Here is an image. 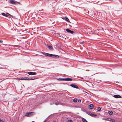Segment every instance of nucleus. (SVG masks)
Instances as JSON below:
<instances>
[{"instance_id":"obj_17","label":"nucleus","mask_w":122,"mask_h":122,"mask_svg":"<svg viewBox=\"0 0 122 122\" xmlns=\"http://www.w3.org/2000/svg\"><path fill=\"white\" fill-rule=\"evenodd\" d=\"M53 55H53V54H52L48 53V56L49 57H53Z\"/></svg>"},{"instance_id":"obj_3","label":"nucleus","mask_w":122,"mask_h":122,"mask_svg":"<svg viewBox=\"0 0 122 122\" xmlns=\"http://www.w3.org/2000/svg\"><path fill=\"white\" fill-rule=\"evenodd\" d=\"M1 15L3 16L9 18H10V16H11V15L8 13H6V14L4 13H2Z\"/></svg>"},{"instance_id":"obj_2","label":"nucleus","mask_w":122,"mask_h":122,"mask_svg":"<svg viewBox=\"0 0 122 122\" xmlns=\"http://www.w3.org/2000/svg\"><path fill=\"white\" fill-rule=\"evenodd\" d=\"M35 113L33 112H31L29 113H26L25 116L27 117H31Z\"/></svg>"},{"instance_id":"obj_28","label":"nucleus","mask_w":122,"mask_h":122,"mask_svg":"<svg viewBox=\"0 0 122 122\" xmlns=\"http://www.w3.org/2000/svg\"><path fill=\"white\" fill-rule=\"evenodd\" d=\"M81 102V100H79L78 101V102Z\"/></svg>"},{"instance_id":"obj_1","label":"nucleus","mask_w":122,"mask_h":122,"mask_svg":"<svg viewBox=\"0 0 122 122\" xmlns=\"http://www.w3.org/2000/svg\"><path fill=\"white\" fill-rule=\"evenodd\" d=\"M21 79L22 80H34L35 79L34 77H23L21 78Z\"/></svg>"},{"instance_id":"obj_26","label":"nucleus","mask_w":122,"mask_h":122,"mask_svg":"<svg viewBox=\"0 0 122 122\" xmlns=\"http://www.w3.org/2000/svg\"><path fill=\"white\" fill-rule=\"evenodd\" d=\"M63 78H59L58 80L60 81H63Z\"/></svg>"},{"instance_id":"obj_25","label":"nucleus","mask_w":122,"mask_h":122,"mask_svg":"<svg viewBox=\"0 0 122 122\" xmlns=\"http://www.w3.org/2000/svg\"><path fill=\"white\" fill-rule=\"evenodd\" d=\"M53 103H54V101L50 103V104L51 105H53V104H52Z\"/></svg>"},{"instance_id":"obj_13","label":"nucleus","mask_w":122,"mask_h":122,"mask_svg":"<svg viewBox=\"0 0 122 122\" xmlns=\"http://www.w3.org/2000/svg\"><path fill=\"white\" fill-rule=\"evenodd\" d=\"M42 53L43 54V55H44L46 56H48V53H45V52H42Z\"/></svg>"},{"instance_id":"obj_12","label":"nucleus","mask_w":122,"mask_h":122,"mask_svg":"<svg viewBox=\"0 0 122 122\" xmlns=\"http://www.w3.org/2000/svg\"><path fill=\"white\" fill-rule=\"evenodd\" d=\"M94 107V105L93 104H91L89 106V108L90 109H92Z\"/></svg>"},{"instance_id":"obj_8","label":"nucleus","mask_w":122,"mask_h":122,"mask_svg":"<svg viewBox=\"0 0 122 122\" xmlns=\"http://www.w3.org/2000/svg\"><path fill=\"white\" fill-rule=\"evenodd\" d=\"M70 86L72 87H73L76 88L78 89V87L77 86V85L74 84H71L70 85Z\"/></svg>"},{"instance_id":"obj_31","label":"nucleus","mask_w":122,"mask_h":122,"mask_svg":"<svg viewBox=\"0 0 122 122\" xmlns=\"http://www.w3.org/2000/svg\"><path fill=\"white\" fill-rule=\"evenodd\" d=\"M92 114L93 113H92V112H91V113H90V114L89 115H90L91 116H92Z\"/></svg>"},{"instance_id":"obj_16","label":"nucleus","mask_w":122,"mask_h":122,"mask_svg":"<svg viewBox=\"0 0 122 122\" xmlns=\"http://www.w3.org/2000/svg\"><path fill=\"white\" fill-rule=\"evenodd\" d=\"M108 113L109 115H110L112 114L113 112L112 111H109Z\"/></svg>"},{"instance_id":"obj_33","label":"nucleus","mask_w":122,"mask_h":122,"mask_svg":"<svg viewBox=\"0 0 122 122\" xmlns=\"http://www.w3.org/2000/svg\"><path fill=\"white\" fill-rule=\"evenodd\" d=\"M43 122H46V121H44Z\"/></svg>"},{"instance_id":"obj_22","label":"nucleus","mask_w":122,"mask_h":122,"mask_svg":"<svg viewBox=\"0 0 122 122\" xmlns=\"http://www.w3.org/2000/svg\"><path fill=\"white\" fill-rule=\"evenodd\" d=\"M97 82L99 83H101V82H102L101 80H97Z\"/></svg>"},{"instance_id":"obj_20","label":"nucleus","mask_w":122,"mask_h":122,"mask_svg":"<svg viewBox=\"0 0 122 122\" xmlns=\"http://www.w3.org/2000/svg\"><path fill=\"white\" fill-rule=\"evenodd\" d=\"M53 57H55L56 58H58L59 57V56L57 55H54Z\"/></svg>"},{"instance_id":"obj_23","label":"nucleus","mask_w":122,"mask_h":122,"mask_svg":"<svg viewBox=\"0 0 122 122\" xmlns=\"http://www.w3.org/2000/svg\"><path fill=\"white\" fill-rule=\"evenodd\" d=\"M101 110V108H100V107H98V108L97 110L98 111H100Z\"/></svg>"},{"instance_id":"obj_14","label":"nucleus","mask_w":122,"mask_h":122,"mask_svg":"<svg viewBox=\"0 0 122 122\" xmlns=\"http://www.w3.org/2000/svg\"><path fill=\"white\" fill-rule=\"evenodd\" d=\"M65 20L66 21H67L68 22H69V20L68 19V18L67 17H65L64 18Z\"/></svg>"},{"instance_id":"obj_29","label":"nucleus","mask_w":122,"mask_h":122,"mask_svg":"<svg viewBox=\"0 0 122 122\" xmlns=\"http://www.w3.org/2000/svg\"><path fill=\"white\" fill-rule=\"evenodd\" d=\"M14 16H13L12 15H11V16H10V17H12V18H13L14 17Z\"/></svg>"},{"instance_id":"obj_15","label":"nucleus","mask_w":122,"mask_h":122,"mask_svg":"<svg viewBox=\"0 0 122 122\" xmlns=\"http://www.w3.org/2000/svg\"><path fill=\"white\" fill-rule=\"evenodd\" d=\"M108 121H111L112 122H114L115 121L114 119L111 118H109V119H108Z\"/></svg>"},{"instance_id":"obj_11","label":"nucleus","mask_w":122,"mask_h":122,"mask_svg":"<svg viewBox=\"0 0 122 122\" xmlns=\"http://www.w3.org/2000/svg\"><path fill=\"white\" fill-rule=\"evenodd\" d=\"M46 46H47L48 47V48L51 51H52L53 50V49L51 46H48V45L47 44Z\"/></svg>"},{"instance_id":"obj_36","label":"nucleus","mask_w":122,"mask_h":122,"mask_svg":"<svg viewBox=\"0 0 122 122\" xmlns=\"http://www.w3.org/2000/svg\"><path fill=\"white\" fill-rule=\"evenodd\" d=\"M0 120L1 121V120Z\"/></svg>"},{"instance_id":"obj_5","label":"nucleus","mask_w":122,"mask_h":122,"mask_svg":"<svg viewBox=\"0 0 122 122\" xmlns=\"http://www.w3.org/2000/svg\"><path fill=\"white\" fill-rule=\"evenodd\" d=\"M66 30L67 32L71 34H72L74 33V32L73 31H72L68 29H66Z\"/></svg>"},{"instance_id":"obj_9","label":"nucleus","mask_w":122,"mask_h":122,"mask_svg":"<svg viewBox=\"0 0 122 122\" xmlns=\"http://www.w3.org/2000/svg\"><path fill=\"white\" fill-rule=\"evenodd\" d=\"M113 97L116 98H119L121 97V96L118 95H114L113 96Z\"/></svg>"},{"instance_id":"obj_7","label":"nucleus","mask_w":122,"mask_h":122,"mask_svg":"<svg viewBox=\"0 0 122 122\" xmlns=\"http://www.w3.org/2000/svg\"><path fill=\"white\" fill-rule=\"evenodd\" d=\"M72 80V78H64L63 79V81H71Z\"/></svg>"},{"instance_id":"obj_6","label":"nucleus","mask_w":122,"mask_h":122,"mask_svg":"<svg viewBox=\"0 0 122 122\" xmlns=\"http://www.w3.org/2000/svg\"><path fill=\"white\" fill-rule=\"evenodd\" d=\"M52 104H55L56 105H59L61 104L60 102L58 101H54L53 103Z\"/></svg>"},{"instance_id":"obj_19","label":"nucleus","mask_w":122,"mask_h":122,"mask_svg":"<svg viewBox=\"0 0 122 122\" xmlns=\"http://www.w3.org/2000/svg\"><path fill=\"white\" fill-rule=\"evenodd\" d=\"M97 115L96 114H92V117H96L97 116Z\"/></svg>"},{"instance_id":"obj_24","label":"nucleus","mask_w":122,"mask_h":122,"mask_svg":"<svg viewBox=\"0 0 122 122\" xmlns=\"http://www.w3.org/2000/svg\"><path fill=\"white\" fill-rule=\"evenodd\" d=\"M86 113L87 114L89 115H90V113H91V112H86Z\"/></svg>"},{"instance_id":"obj_21","label":"nucleus","mask_w":122,"mask_h":122,"mask_svg":"<svg viewBox=\"0 0 122 122\" xmlns=\"http://www.w3.org/2000/svg\"><path fill=\"white\" fill-rule=\"evenodd\" d=\"M77 100L76 98H74L73 100V102H77Z\"/></svg>"},{"instance_id":"obj_4","label":"nucleus","mask_w":122,"mask_h":122,"mask_svg":"<svg viewBox=\"0 0 122 122\" xmlns=\"http://www.w3.org/2000/svg\"><path fill=\"white\" fill-rule=\"evenodd\" d=\"M17 2V1L14 0H10L9 2L10 4H16Z\"/></svg>"},{"instance_id":"obj_18","label":"nucleus","mask_w":122,"mask_h":122,"mask_svg":"<svg viewBox=\"0 0 122 122\" xmlns=\"http://www.w3.org/2000/svg\"><path fill=\"white\" fill-rule=\"evenodd\" d=\"M82 120L83 122H88L87 120L84 118H82Z\"/></svg>"},{"instance_id":"obj_35","label":"nucleus","mask_w":122,"mask_h":122,"mask_svg":"<svg viewBox=\"0 0 122 122\" xmlns=\"http://www.w3.org/2000/svg\"><path fill=\"white\" fill-rule=\"evenodd\" d=\"M53 122H56V121H54Z\"/></svg>"},{"instance_id":"obj_30","label":"nucleus","mask_w":122,"mask_h":122,"mask_svg":"<svg viewBox=\"0 0 122 122\" xmlns=\"http://www.w3.org/2000/svg\"><path fill=\"white\" fill-rule=\"evenodd\" d=\"M3 42V41L2 40H0V42L2 43Z\"/></svg>"},{"instance_id":"obj_32","label":"nucleus","mask_w":122,"mask_h":122,"mask_svg":"<svg viewBox=\"0 0 122 122\" xmlns=\"http://www.w3.org/2000/svg\"><path fill=\"white\" fill-rule=\"evenodd\" d=\"M109 118H107V119H104V120H107L108 121V119H109Z\"/></svg>"},{"instance_id":"obj_34","label":"nucleus","mask_w":122,"mask_h":122,"mask_svg":"<svg viewBox=\"0 0 122 122\" xmlns=\"http://www.w3.org/2000/svg\"><path fill=\"white\" fill-rule=\"evenodd\" d=\"M66 84H67L68 85V84L67 83H66Z\"/></svg>"},{"instance_id":"obj_10","label":"nucleus","mask_w":122,"mask_h":122,"mask_svg":"<svg viewBox=\"0 0 122 122\" xmlns=\"http://www.w3.org/2000/svg\"><path fill=\"white\" fill-rule=\"evenodd\" d=\"M28 73L29 75H36V72H28Z\"/></svg>"},{"instance_id":"obj_27","label":"nucleus","mask_w":122,"mask_h":122,"mask_svg":"<svg viewBox=\"0 0 122 122\" xmlns=\"http://www.w3.org/2000/svg\"><path fill=\"white\" fill-rule=\"evenodd\" d=\"M67 122H72V121L71 120H68Z\"/></svg>"}]
</instances>
